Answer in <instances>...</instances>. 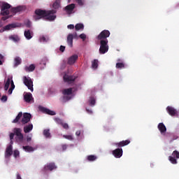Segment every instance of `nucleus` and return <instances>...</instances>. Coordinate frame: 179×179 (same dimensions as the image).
<instances>
[{"label":"nucleus","instance_id":"obj_1","mask_svg":"<svg viewBox=\"0 0 179 179\" xmlns=\"http://www.w3.org/2000/svg\"><path fill=\"white\" fill-rule=\"evenodd\" d=\"M55 13H57V10H45L37 8L34 11L33 17L36 22L43 19V17H46L47 20L52 21L57 19V15H55Z\"/></svg>","mask_w":179,"mask_h":179},{"label":"nucleus","instance_id":"obj_2","mask_svg":"<svg viewBox=\"0 0 179 179\" xmlns=\"http://www.w3.org/2000/svg\"><path fill=\"white\" fill-rule=\"evenodd\" d=\"M100 44L99 54H106L108 51V40H101Z\"/></svg>","mask_w":179,"mask_h":179},{"label":"nucleus","instance_id":"obj_3","mask_svg":"<svg viewBox=\"0 0 179 179\" xmlns=\"http://www.w3.org/2000/svg\"><path fill=\"white\" fill-rule=\"evenodd\" d=\"M13 134L17 137L15 138L16 142H23L24 139V136L22 134V129L15 127L13 129Z\"/></svg>","mask_w":179,"mask_h":179},{"label":"nucleus","instance_id":"obj_4","mask_svg":"<svg viewBox=\"0 0 179 179\" xmlns=\"http://www.w3.org/2000/svg\"><path fill=\"white\" fill-rule=\"evenodd\" d=\"M11 7H12V6H10V4H9L8 3L3 2L1 3V15H2V16H6V15H9L10 12H9L8 9H10Z\"/></svg>","mask_w":179,"mask_h":179},{"label":"nucleus","instance_id":"obj_5","mask_svg":"<svg viewBox=\"0 0 179 179\" xmlns=\"http://www.w3.org/2000/svg\"><path fill=\"white\" fill-rule=\"evenodd\" d=\"M177 159H179V152L174 150L172 152V156H169V160L172 164H177Z\"/></svg>","mask_w":179,"mask_h":179},{"label":"nucleus","instance_id":"obj_6","mask_svg":"<svg viewBox=\"0 0 179 179\" xmlns=\"http://www.w3.org/2000/svg\"><path fill=\"white\" fill-rule=\"evenodd\" d=\"M23 79H24V85L27 86L29 90H31V92H33L34 89L33 88V80H31V78H27V77L24 76Z\"/></svg>","mask_w":179,"mask_h":179},{"label":"nucleus","instance_id":"obj_7","mask_svg":"<svg viewBox=\"0 0 179 179\" xmlns=\"http://www.w3.org/2000/svg\"><path fill=\"white\" fill-rule=\"evenodd\" d=\"M110 31L103 30L97 36L99 40H107V38L110 37Z\"/></svg>","mask_w":179,"mask_h":179},{"label":"nucleus","instance_id":"obj_8","mask_svg":"<svg viewBox=\"0 0 179 179\" xmlns=\"http://www.w3.org/2000/svg\"><path fill=\"white\" fill-rule=\"evenodd\" d=\"M57 169V166L55 165V163L50 162L49 164H47L45 165L44 168L43 169V171H52V170H55Z\"/></svg>","mask_w":179,"mask_h":179},{"label":"nucleus","instance_id":"obj_9","mask_svg":"<svg viewBox=\"0 0 179 179\" xmlns=\"http://www.w3.org/2000/svg\"><path fill=\"white\" fill-rule=\"evenodd\" d=\"M24 10H26V6H18L17 7L11 8L10 9L11 13H13L14 15H16V13L19 12H23Z\"/></svg>","mask_w":179,"mask_h":179},{"label":"nucleus","instance_id":"obj_10","mask_svg":"<svg viewBox=\"0 0 179 179\" xmlns=\"http://www.w3.org/2000/svg\"><path fill=\"white\" fill-rule=\"evenodd\" d=\"M30 120H31V114L24 113L23 114V117L21 120V122H22V125H26V124L30 122Z\"/></svg>","mask_w":179,"mask_h":179},{"label":"nucleus","instance_id":"obj_11","mask_svg":"<svg viewBox=\"0 0 179 179\" xmlns=\"http://www.w3.org/2000/svg\"><path fill=\"white\" fill-rule=\"evenodd\" d=\"M166 111L171 117H178V112L173 106H167Z\"/></svg>","mask_w":179,"mask_h":179},{"label":"nucleus","instance_id":"obj_12","mask_svg":"<svg viewBox=\"0 0 179 179\" xmlns=\"http://www.w3.org/2000/svg\"><path fill=\"white\" fill-rule=\"evenodd\" d=\"M77 34L75 33V35L72 34H69L67 36V43L69 47L72 48L73 47V38H76Z\"/></svg>","mask_w":179,"mask_h":179},{"label":"nucleus","instance_id":"obj_13","mask_svg":"<svg viewBox=\"0 0 179 179\" xmlns=\"http://www.w3.org/2000/svg\"><path fill=\"white\" fill-rule=\"evenodd\" d=\"M123 152L124 151H122V148H116L112 152V155H113L116 159H120L122 157Z\"/></svg>","mask_w":179,"mask_h":179},{"label":"nucleus","instance_id":"obj_14","mask_svg":"<svg viewBox=\"0 0 179 179\" xmlns=\"http://www.w3.org/2000/svg\"><path fill=\"white\" fill-rule=\"evenodd\" d=\"M39 110L42 113H44V114H48V115H55L56 114L55 112H54L53 110H51L47 108H44L43 106L39 107Z\"/></svg>","mask_w":179,"mask_h":179},{"label":"nucleus","instance_id":"obj_15","mask_svg":"<svg viewBox=\"0 0 179 179\" xmlns=\"http://www.w3.org/2000/svg\"><path fill=\"white\" fill-rule=\"evenodd\" d=\"M131 143V141L129 140H125V141H122L119 143H115V145L117 148H124V146H127Z\"/></svg>","mask_w":179,"mask_h":179},{"label":"nucleus","instance_id":"obj_16","mask_svg":"<svg viewBox=\"0 0 179 179\" xmlns=\"http://www.w3.org/2000/svg\"><path fill=\"white\" fill-rule=\"evenodd\" d=\"M64 82H67V83H71V82H75V80H76V77L73 76L64 75Z\"/></svg>","mask_w":179,"mask_h":179},{"label":"nucleus","instance_id":"obj_17","mask_svg":"<svg viewBox=\"0 0 179 179\" xmlns=\"http://www.w3.org/2000/svg\"><path fill=\"white\" fill-rule=\"evenodd\" d=\"M24 100L26 101V103H30L31 101H33L34 100V98H33V95L30 92H27L24 95Z\"/></svg>","mask_w":179,"mask_h":179},{"label":"nucleus","instance_id":"obj_18","mask_svg":"<svg viewBox=\"0 0 179 179\" xmlns=\"http://www.w3.org/2000/svg\"><path fill=\"white\" fill-rule=\"evenodd\" d=\"M78 58H79V57L78 56V55H73L71 56V57L68 59L67 64H68L69 65H73V64H75V62H76V60L78 59Z\"/></svg>","mask_w":179,"mask_h":179},{"label":"nucleus","instance_id":"obj_19","mask_svg":"<svg viewBox=\"0 0 179 179\" xmlns=\"http://www.w3.org/2000/svg\"><path fill=\"white\" fill-rule=\"evenodd\" d=\"M13 153V147L12 145H10L7 147L6 150V157H10V156H12Z\"/></svg>","mask_w":179,"mask_h":179},{"label":"nucleus","instance_id":"obj_20","mask_svg":"<svg viewBox=\"0 0 179 179\" xmlns=\"http://www.w3.org/2000/svg\"><path fill=\"white\" fill-rule=\"evenodd\" d=\"M74 9L75 3L69 4L65 7V10H66L67 13H72Z\"/></svg>","mask_w":179,"mask_h":179},{"label":"nucleus","instance_id":"obj_21","mask_svg":"<svg viewBox=\"0 0 179 179\" xmlns=\"http://www.w3.org/2000/svg\"><path fill=\"white\" fill-rule=\"evenodd\" d=\"M158 129L161 132V134H164V132H166L167 128L166 127V125H164V123H159L158 124Z\"/></svg>","mask_w":179,"mask_h":179},{"label":"nucleus","instance_id":"obj_22","mask_svg":"<svg viewBox=\"0 0 179 179\" xmlns=\"http://www.w3.org/2000/svg\"><path fill=\"white\" fill-rule=\"evenodd\" d=\"M31 131H33V124H30L24 127V134H29Z\"/></svg>","mask_w":179,"mask_h":179},{"label":"nucleus","instance_id":"obj_23","mask_svg":"<svg viewBox=\"0 0 179 179\" xmlns=\"http://www.w3.org/2000/svg\"><path fill=\"white\" fill-rule=\"evenodd\" d=\"M24 36L27 40H31V38H33V36L31 35V32H30V30L24 31Z\"/></svg>","mask_w":179,"mask_h":179},{"label":"nucleus","instance_id":"obj_24","mask_svg":"<svg viewBox=\"0 0 179 179\" xmlns=\"http://www.w3.org/2000/svg\"><path fill=\"white\" fill-rule=\"evenodd\" d=\"M22 115H23V113L22 112H20L16 116V117L15 118V120H13V124H17V122H19V121L22 118Z\"/></svg>","mask_w":179,"mask_h":179},{"label":"nucleus","instance_id":"obj_25","mask_svg":"<svg viewBox=\"0 0 179 179\" xmlns=\"http://www.w3.org/2000/svg\"><path fill=\"white\" fill-rule=\"evenodd\" d=\"M26 72H33L36 69V66L34 64H31L29 66H25L24 68Z\"/></svg>","mask_w":179,"mask_h":179},{"label":"nucleus","instance_id":"obj_26","mask_svg":"<svg viewBox=\"0 0 179 179\" xmlns=\"http://www.w3.org/2000/svg\"><path fill=\"white\" fill-rule=\"evenodd\" d=\"M116 69H124V68H125V63L122 62H119L117 63H116Z\"/></svg>","mask_w":179,"mask_h":179},{"label":"nucleus","instance_id":"obj_27","mask_svg":"<svg viewBox=\"0 0 179 179\" xmlns=\"http://www.w3.org/2000/svg\"><path fill=\"white\" fill-rule=\"evenodd\" d=\"M15 27H17L16 24H9L4 27V30H10V29H15Z\"/></svg>","mask_w":179,"mask_h":179},{"label":"nucleus","instance_id":"obj_28","mask_svg":"<svg viewBox=\"0 0 179 179\" xmlns=\"http://www.w3.org/2000/svg\"><path fill=\"white\" fill-rule=\"evenodd\" d=\"M72 90L73 88H68V89H65L63 90V94H64V96H69L72 94Z\"/></svg>","mask_w":179,"mask_h":179},{"label":"nucleus","instance_id":"obj_29","mask_svg":"<svg viewBox=\"0 0 179 179\" xmlns=\"http://www.w3.org/2000/svg\"><path fill=\"white\" fill-rule=\"evenodd\" d=\"M22 149H24L25 152H34V148L30 145L23 146Z\"/></svg>","mask_w":179,"mask_h":179},{"label":"nucleus","instance_id":"obj_30","mask_svg":"<svg viewBox=\"0 0 179 179\" xmlns=\"http://www.w3.org/2000/svg\"><path fill=\"white\" fill-rule=\"evenodd\" d=\"M85 29V25L82 23H78L75 26V29L78 31V30H83Z\"/></svg>","mask_w":179,"mask_h":179},{"label":"nucleus","instance_id":"obj_31","mask_svg":"<svg viewBox=\"0 0 179 179\" xmlns=\"http://www.w3.org/2000/svg\"><path fill=\"white\" fill-rule=\"evenodd\" d=\"M98 67H99V60L98 59H94L92 62V68L93 69H97Z\"/></svg>","mask_w":179,"mask_h":179},{"label":"nucleus","instance_id":"obj_32","mask_svg":"<svg viewBox=\"0 0 179 179\" xmlns=\"http://www.w3.org/2000/svg\"><path fill=\"white\" fill-rule=\"evenodd\" d=\"M43 136L46 137L47 138H51V133H50V129H46L43 130Z\"/></svg>","mask_w":179,"mask_h":179},{"label":"nucleus","instance_id":"obj_33","mask_svg":"<svg viewBox=\"0 0 179 179\" xmlns=\"http://www.w3.org/2000/svg\"><path fill=\"white\" fill-rule=\"evenodd\" d=\"M10 80H11V78H8L6 82V84H5V86H4V90L6 91L8 90V89H9V86H10Z\"/></svg>","mask_w":179,"mask_h":179},{"label":"nucleus","instance_id":"obj_34","mask_svg":"<svg viewBox=\"0 0 179 179\" xmlns=\"http://www.w3.org/2000/svg\"><path fill=\"white\" fill-rule=\"evenodd\" d=\"M97 157L96 155H89L87 156V160L88 162H94V160H96Z\"/></svg>","mask_w":179,"mask_h":179},{"label":"nucleus","instance_id":"obj_35","mask_svg":"<svg viewBox=\"0 0 179 179\" xmlns=\"http://www.w3.org/2000/svg\"><path fill=\"white\" fill-rule=\"evenodd\" d=\"M89 102H90V106H94V104H96V99H94V97L93 96H91L90 98V100H89Z\"/></svg>","mask_w":179,"mask_h":179},{"label":"nucleus","instance_id":"obj_36","mask_svg":"<svg viewBox=\"0 0 179 179\" xmlns=\"http://www.w3.org/2000/svg\"><path fill=\"white\" fill-rule=\"evenodd\" d=\"M21 62H22V60L20 59V57H15V65L16 66H17V65H20Z\"/></svg>","mask_w":179,"mask_h":179},{"label":"nucleus","instance_id":"obj_37","mask_svg":"<svg viewBox=\"0 0 179 179\" xmlns=\"http://www.w3.org/2000/svg\"><path fill=\"white\" fill-rule=\"evenodd\" d=\"M10 40H13V41H15V42H17L20 40V38H19V36H10Z\"/></svg>","mask_w":179,"mask_h":179},{"label":"nucleus","instance_id":"obj_38","mask_svg":"<svg viewBox=\"0 0 179 179\" xmlns=\"http://www.w3.org/2000/svg\"><path fill=\"white\" fill-rule=\"evenodd\" d=\"M52 8H54V9H58V8H59V3H58V0H57L52 5Z\"/></svg>","mask_w":179,"mask_h":179},{"label":"nucleus","instance_id":"obj_39","mask_svg":"<svg viewBox=\"0 0 179 179\" xmlns=\"http://www.w3.org/2000/svg\"><path fill=\"white\" fill-rule=\"evenodd\" d=\"M63 138H65V139H69V141H73V137L71 135H64Z\"/></svg>","mask_w":179,"mask_h":179},{"label":"nucleus","instance_id":"obj_40","mask_svg":"<svg viewBox=\"0 0 179 179\" xmlns=\"http://www.w3.org/2000/svg\"><path fill=\"white\" fill-rule=\"evenodd\" d=\"M55 122H57V124H59V125H62V124L64 123V121H62V120L59 118H56Z\"/></svg>","mask_w":179,"mask_h":179},{"label":"nucleus","instance_id":"obj_41","mask_svg":"<svg viewBox=\"0 0 179 179\" xmlns=\"http://www.w3.org/2000/svg\"><path fill=\"white\" fill-rule=\"evenodd\" d=\"M62 127L64 129H69V125H68V123H64L62 124Z\"/></svg>","mask_w":179,"mask_h":179},{"label":"nucleus","instance_id":"obj_42","mask_svg":"<svg viewBox=\"0 0 179 179\" xmlns=\"http://www.w3.org/2000/svg\"><path fill=\"white\" fill-rule=\"evenodd\" d=\"M80 38H81V40H83V41H85V40H86V34H81L79 36Z\"/></svg>","mask_w":179,"mask_h":179},{"label":"nucleus","instance_id":"obj_43","mask_svg":"<svg viewBox=\"0 0 179 179\" xmlns=\"http://www.w3.org/2000/svg\"><path fill=\"white\" fill-rule=\"evenodd\" d=\"M19 155H20L19 150H15L13 152L14 157L15 158L18 157Z\"/></svg>","mask_w":179,"mask_h":179},{"label":"nucleus","instance_id":"obj_44","mask_svg":"<svg viewBox=\"0 0 179 179\" xmlns=\"http://www.w3.org/2000/svg\"><path fill=\"white\" fill-rule=\"evenodd\" d=\"M76 2H77L80 6H83V0H76Z\"/></svg>","mask_w":179,"mask_h":179},{"label":"nucleus","instance_id":"obj_45","mask_svg":"<svg viewBox=\"0 0 179 179\" xmlns=\"http://www.w3.org/2000/svg\"><path fill=\"white\" fill-rule=\"evenodd\" d=\"M10 83L11 85L10 89L15 90V83H13V80H12V78Z\"/></svg>","mask_w":179,"mask_h":179},{"label":"nucleus","instance_id":"obj_46","mask_svg":"<svg viewBox=\"0 0 179 179\" xmlns=\"http://www.w3.org/2000/svg\"><path fill=\"white\" fill-rule=\"evenodd\" d=\"M67 29H69L70 30H72V29H75V25L69 24V25L67 26Z\"/></svg>","mask_w":179,"mask_h":179},{"label":"nucleus","instance_id":"obj_47","mask_svg":"<svg viewBox=\"0 0 179 179\" xmlns=\"http://www.w3.org/2000/svg\"><path fill=\"white\" fill-rule=\"evenodd\" d=\"M14 138H15V134L10 133V141H13Z\"/></svg>","mask_w":179,"mask_h":179},{"label":"nucleus","instance_id":"obj_48","mask_svg":"<svg viewBox=\"0 0 179 179\" xmlns=\"http://www.w3.org/2000/svg\"><path fill=\"white\" fill-rule=\"evenodd\" d=\"M62 148L63 152H64V150H66L67 149L68 145H66V144H64L62 145Z\"/></svg>","mask_w":179,"mask_h":179},{"label":"nucleus","instance_id":"obj_49","mask_svg":"<svg viewBox=\"0 0 179 179\" xmlns=\"http://www.w3.org/2000/svg\"><path fill=\"white\" fill-rule=\"evenodd\" d=\"M40 41H43V43H45V41H47V39L45 36H42L40 38Z\"/></svg>","mask_w":179,"mask_h":179},{"label":"nucleus","instance_id":"obj_50","mask_svg":"<svg viewBox=\"0 0 179 179\" xmlns=\"http://www.w3.org/2000/svg\"><path fill=\"white\" fill-rule=\"evenodd\" d=\"M59 50L62 52H64V51H65V46L61 45Z\"/></svg>","mask_w":179,"mask_h":179},{"label":"nucleus","instance_id":"obj_51","mask_svg":"<svg viewBox=\"0 0 179 179\" xmlns=\"http://www.w3.org/2000/svg\"><path fill=\"white\" fill-rule=\"evenodd\" d=\"M8 100V96H3L2 97H1V101H6Z\"/></svg>","mask_w":179,"mask_h":179},{"label":"nucleus","instance_id":"obj_52","mask_svg":"<svg viewBox=\"0 0 179 179\" xmlns=\"http://www.w3.org/2000/svg\"><path fill=\"white\" fill-rule=\"evenodd\" d=\"M13 90H14L13 89L10 88V89L8 90V94H11L13 93Z\"/></svg>","mask_w":179,"mask_h":179},{"label":"nucleus","instance_id":"obj_53","mask_svg":"<svg viewBox=\"0 0 179 179\" xmlns=\"http://www.w3.org/2000/svg\"><path fill=\"white\" fill-rule=\"evenodd\" d=\"M76 135L77 136H80V131H77L76 132Z\"/></svg>","mask_w":179,"mask_h":179},{"label":"nucleus","instance_id":"obj_54","mask_svg":"<svg viewBox=\"0 0 179 179\" xmlns=\"http://www.w3.org/2000/svg\"><path fill=\"white\" fill-rule=\"evenodd\" d=\"M31 141V137H30V136H27V142H30Z\"/></svg>","mask_w":179,"mask_h":179},{"label":"nucleus","instance_id":"obj_55","mask_svg":"<svg viewBox=\"0 0 179 179\" xmlns=\"http://www.w3.org/2000/svg\"><path fill=\"white\" fill-rule=\"evenodd\" d=\"M17 179H22V176H20V173H17Z\"/></svg>","mask_w":179,"mask_h":179},{"label":"nucleus","instance_id":"obj_56","mask_svg":"<svg viewBox=\"0 0 179 179\" xmlns=\"http://www.w3.org/2000/svg\"><path fill=\"white\" fill-rule=\"evenodd\" d=\"M2 20H7V19H9V17H3L2 18Z\"/></svg>","mask_w":179,"mask_h":179},{"label":"nucleus","instance_id":"obj_57","mask_svg":"<svg viewBox=\"0 0 179 179\" xmlns=\"http://www.w3.org/2000/svg\"><path fill=\"white\" fill-rule=\"evenodd\" d=\"M87 113H88V114H92V110H89V109H86Z\"/></svg>","mask_w":179,"mask_h":179},{"label":"nucleus","instance_id":"obj_58","mask_svg":"<svg viewBox=\"0 0 179 179\" xmlns=\"http://www.w3.org/2000/svg\"><path fill=\"white\" fill-rule=\"evenodd\" d=\"M10 145H11V146H12V145H13V140H10Z\"/></svg>","mask_w":179,"mask_h":179},{"label":"nucleus","instance_id":"obj_59","mask_svg":"<svg viewBox=\"0 0 179 179\" xmlns=\"http://www.w3.org/2000/svg\"><path fill=\"white\" fill-rule=\"evenodd\" d=\"M3 59V56L0 54V59Z\"/></svg>","mask_w":179,"mask_h":179},{"label":"nucleus","instance_id":"obj_60","mask_svg":"<svg viewBox=\"0 0 179 179\" xmlns=\"http://www.w3.org/2000/svg\"><path fill=\"white\" fill-rule=\"evenodd\" d=\"M117 62H122L121 59H117Z\"/></svg>","mask_w":179,"mask_h":179},{"label":"nucleus","instance_id":"obj_61","mask_svg":"<svg viewBox=\"0 0 179 179\" xmlns=\"http://www.w3.org/2000/svg\"><path fill=\"white\" fill-rule=\"evenodd\" d=\"M0 65H2V61L0 60Z\"/></svg>","mask_w":179,"mask_h":179},{"label":"nucleus","instance_id":"obj_62","mask_svg":"<svg viewBox=\"0 0 179 179\" xmlns=\"http://www.w3.org/2000/svg\"><path fill=\"white\" fill-rule=\"evenodd\" d=\"M69 2H70V0H69Z\"/></svg>","mask_w":179,"mask_h":179},{"label":"nucleus","instance_id":"obj_63","mask_svg":"<svg viewBox=\"0 0 179 179\" xmlns=\"http://www.w3.org/2000/svg\"><path fill=\"white\" fill-rule=\"evenodd\" d=\"M0 97H1V93H0Z\"/></svg>","mask_w":179,"mask_h":179}]
</instances>
